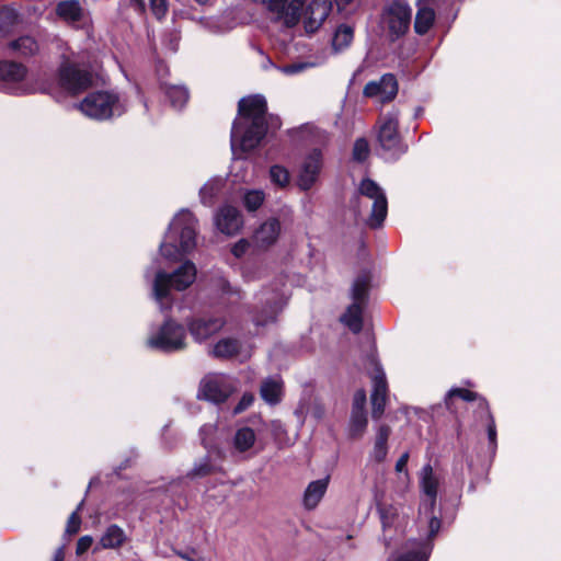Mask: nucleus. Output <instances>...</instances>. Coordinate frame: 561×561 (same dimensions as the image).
<instances>
[{
  "instance_id": "nucleus-1",
  "label": "nucleus",
  "mask_w": 561,
  "mask_h": 561,
  "mask_svg": "<svg viewBox=\"0 0 561 561\" xmlns=\"http://www.w3.org/2000/svg\"><path fill=\"white\" fill-rule=\"evenodd\" d=\"M420 486L422 491L419 507V538L409 539L401 551L388 561H428L433 550V539L442 527V508L437 506L438 479L431 465H425L421 471Z\"/></svg>"
},
{
  "instance_id": "nucleus-2",
  "label": "nucleus",
  "mask_w": 561,
  "mask_h": 561,
  "mask_svg": "<svg viewBox=\"0 0 561 561\" xmlns=\"http://www.w3.org/2000/svg\"><path fill=\"white\" fill-rule=\"evenodd\" d=\"M266 100L262 95L242 98L238 104V116L233 121L230 146L234 162L255 149L267 133Z\"/></svg>"
},
{
  "instance_id": "nucleus-3",
  "label": "nucleus",
  "mask_w": 561,
  "mask_h": 561,
  "mask_svg": "<svg viewBox=\"0 0 561 561\" xmlns=\"http://www.w3.org/2000/svg\"><path fill=\"white\" fill-rule=\"evenodd\" d=\"M197 225L198 220L191 210H179L160 243L161 255L170 261H180L191 253L196 248Z\"/></svg>"
},
{
  "instance_id": "nucleus-4",
  "label": "nucleus",
  "mask_w": 561,
  "mask_h": 561,
  "mask_svg": "<svg viewBox=\"0 0 561 561\" xmlns=\"http://www.w3.org/2000/svg\"><path fill=\"white\" fill-rule=\"evenodd\" d=\"M196 278L193 262L185 261L178 270L169 274L158 270L152 280V296L162 312H169L173 305L171 288L182 291L190 287Z\"/></svg>"
},
{
  "instance_id": "nucleus-5",
  "label": "nucleus",
  "mask_w": 561,
  "mask_h": 561,
  "mask_svg": "<svg viewBox=\"0 0 561 561\" xmlns=\"http://www.w3.org/2000/svg\"><path fill=\"white\" fill-rule=\"evenodd\" d=\"M186 330V324L183 325L168 314L160 325L150 329L146 345L168 354L182 352L188 345Z\"/></svg>"
},
{
  "instance_id": "nucleus-6",
  "label": "nucleus",
  "mask_w": 561,
  "mask_h": 561,
  "mask_svg": "<svg viewBox=\"0 0 561 561\" xmlns=\"http://www.w3.org/2000/svg\"><path fill=\"white\" fill-rule=\"evenodd\" d=\"M99 79V73L89 65L76 62L62 54V60L57 70L58 84L62 90L76 95L96 85Z\"/></svg>"
},
{
  "instance_id": "nucleus-7",
  "label": "nucleus",
  "mask_w": 561,
  "mask_h": 561,
  "mask_svg": "<svg viewBox=\"0 0 561 561\" xmlns=\"http://www.w3.org/2000/svg\"><path fill=\"white\" fill-rule=\"evenodd\" d=\"M77 107L82 114L95 121L119 117L127 110L125 100L115 91L91 92L77 104Z\"/></svg>"
},
{
  "instance_id": "nucleus-8",
  "label": "nucleus",
  "mask_w": 561,
  "mask_h": 561,
  "mask_svg": "<svg viewBox=\"0 0 561 561\" xmlns=\"http://www.w3.org/2000/svg\"><path fill=\"white\" fill-rule=\"evenodd\" d=\"M255 304L249 309L255 327H266L277 321L286 306V294L279 286L263 287L254 297Z\"/></svg>"
},
{
  "instance_id": "nucleus-9",
  "label": "nucleus",
  "mask_w": 561,
  "mask_h": 561,
  "mask_svg": "<svg viewBox=\"0 0 561 561\" xmlns=\"http://www.w3.org/2000/svg\"><path fill=\"white\" fill-rule=\"evenodd\" d=\"M358 193L359 196L356 197V203L353 205L355 211L360 215L362 207H367L364 199L370 201V215L366 224L371 229L380 228L388 214V201L383 188L377 182L367 178L359 183Z\"/></svg>"
},
{
  "instance_id": "nucleus-10",
  "label": "nucleus",
  "mask_w": 561,
  "mask_h": 561,
  "mask_svg": "<svg viewBox=\"0 0 561 561\" xmlns=\"http://www.w3.org/2000/svg\"><path fill=\"white\" fill-rule=\"evenodd\" d=\"M398 127V110L393 108L379 118L377 140L380 150L379 154L386 161H394L399 159L408 149V147L401 141Z\"/></svg>"
},
{
  "instance_id": "nucleus-11",
  "label": "nucleus",
  "mask_w": 561,
  "mask_h": 561,
  "mask_svg": "<svg viewBox=\"0 0 561 561\" xmlns=\"http://www.w3.org/2000/svg\"><path fill=\"white\" fill-rule=\"evenodd\" d=\"M26 66L13 60L0 61V91L12 95H25L42 91L28 79Z\"/></svg>"
},
{
  "instance_id": "nucleus-12",
  "label": "nucleus",
  "mask_w": 561,
  "mask_h": 561,
  "mask_svg": "<svg viewBox=\"0 0 561 561\" xmlns=\"http://www.w3.org/2000/svg\"><path fill=\"white\" fill-rule=\"evenodd\" d=\"M369 286L370 276L368 273H362L354 279L351 288L353 301L340 318L341 322L355 334L363 329V312L367 305Z\"/></svg>"
},
{
  "instance_id": "nucleus-13",
  "label": "nucleus",
  "mask_w": 561,
  "mask_h": 561,
  "mask_svg": "<svg viewBox=\"0 0 561 561\" xmlns=\"http://www.w3.org/2000/svg\"><path fill=\"white\" fill-rule=\"evenodd\" d=\"M382 18L390 34L399 38L410 27L412 9L407 0H390L383 9Z\"/></svg>"
},
{
  "instance_id": "nucleus-14",
  "label": "nucleus",
  "mask_w": 561,
  "mask_h": 561,
  "mask_svg": "<svg viewBox=\"0 0 561 561\" xmlns=\"http://www.w3.org/2000/svg\"><path fill=\"white\" fill-rule=\"evenodd\" d=\"M185 324L192 339L196 343H203L226 325V319L210 313H196L187 318Z\"/></svg>"
},
{
  "instance_id": "nucleus-15",
  "label": "nucleus",
  "mask_w": 561,
  "mask_h": 561,
  "mask_svg": "<svg viewBox=\"0 0 561 561\" xmlns=\"http://www.w3.org/2000/svg\"><path fill=\"white\" fill-rule=\"evenodd\" d=\"M371 362L374 364V369L370 375L373 381V391L370 396L371 416L374 420H378L383 414L387 404L388 382L381 365L375 358H373Z\"/></svg>"
},
{
  "instance_id": "nucleus-16",
  "label": "nucleus",
  "mask_w": 561,
  "mask_h": 561,
  "mask_svg": "<svg viewBox=\"0 0 561 561\" xmlns=\"http://www.w3.org/2000/svg\"><path fill=\"white\" fill-rule=\"evenodd\" d=\"M233 390L230 378L224 375L208 376L202 381L198 397L218 404L225 402Z\"/></svg>"
},
{
  "instance_id": "nucleus-17",
  "label": "nucleus",
  "mask_w": 561,
  "mask_h": 561,
  "mask_svg": "<svg viewBox=\"0 0 561 561\" xmlns=\"http://www.w3.org/2000/svg\"><path fill=\"white\" fill-rule=\"evenodd\" d=\"M398 93V81L392 73H385L378 80L369 81L364 88V95L375 98L381 103L389 102Z\"/></svg>"
},
{
  "instance_id": "nucleus-18",
  "label": "nucleus",
  "mask_w": 561,
  "mask_h": 561,
  "mask_svg": "<svg viewBox=\"0 0 561 561\" xmlns=\"http://www.w3.org/2000/svg\"><path fill=\"white\" fill-rule=\"evenodd\" d=\"M332 10V0H312L306 8L304 25L307 33H314L319 30Z\"/></svg>"
},
{
  "instance_id": "nucleus-19",
  "label": "nucleus",
  "mask_w": 561,
  "mask_h": 561,
  "mask_svg": "<svg viewBox=\"0 0 561 561\" xmlns=\"http://www.w3.org/2000/svg\"><path fill=\"white\" fill-rule=\"evenodd\" d=\"M213 288L219 295L220 302L229 314L233 313L234 308L240 306L245 297L240 287L231 285L224 276H218L213 280Z\"/></svg>"
},
{
  "instance_id": "nucleus-20",
  "label": "nucleus",
  "mask_w": 561,
  "mask_h": 561,
  "mask_svg": "<svg viewBox=\"0 0 561 561\" xmlns=\"http://www.w3.org/2000/svg\"><path fill=\"white\" fill-rule=\"evenodd\" d=\"M322 168V153L319 149H313L304 160L299 175L298 186L302 191L310 190L317 182Z\"/></svg>"
},
{
  "instance_id": "nucleus-21",
  "label": "nucleus",
  "mask_w": 561,
  "mask_h": 561,
  "mask_svg": "<svg viewBox=\"0 0 561 561\" xmlns=\"http://www.w3.org/2000/svg\"><path fill=\"white\" fill-rule=\"evenodd\" d=\"M215 224L222 233L234 234L242 227L243 220L238 208L225 205L217 211Z\"/></svg>"
},
{
  "instance_id": "nucleus-22",
  "label": "nucleus",
  "mask_w": 561,
  "mask_h": 561,
  "mask_svg": "<svg viewBox=\"0 0 561 561\" xmlns=\"http://www.w3.org/2000/svg\"><path fill=\"white\" fill-rule=\"evenodd\" d=\"M55 11L57 16L68 24L80 26L85 20V10L79 0H61Z\"/></svg>"
},
{
  "instance_id": "nucleus-23",
  "label": "nucleus",
  "mask_w": 561,
  "mask_h": 561,
  "mask_svg": "<svg viewBox=\"0 0 561 561\" xmlns=\"http://www.w3.org/2000/svg\"><path fill=\"white\" fill-rule=\"evenodd\" d=\"M284 394V382L279 375H272L264 378L260 386V397L270 404H278Z\"/></svg>"
},
{
  "instance_id": "nucleus-24",
  "label": "nucleus",
  "mask_w": 561,
  "mask_h": 561,
  "mask_svg": "<svg viewBox=\"0 0 561 561\" xmlns=\"http://www.w3.org/2000/svg\"><path fill=\"white\" fill-rule=\"evenodd\" d=\"M280 232V224L271 218L263 222L254 232L253 240L260 248H268L276 242Z\"/></svg>"
},
{
  "instance_id": "nucleus-25",
  "label": "nucleus",
  "mask_w": 561,
  "mask_h": 561,
  "mask_svg": "<svg viewBox=\"0 0 561 561\" xmlns=\"http://www.w3.org/2000/svg\"><path fill=\"white\" fill-rule=\"evenodd\" d=\"M329 485V477L311 481L302 496V505L306 510L311 511L318 506L324 496Z\"/></svg>"
},
{
  "instance_id": "nucleus-26",
  "label": "nucleus",
  "mask_w": 561,
  "mask_h": 561,
  "mask_svg": "<svg viewBox=\"0 0 561 561\" xmlns=\"http://www.w3.org/2000/svg\"><path fill=\"white\" fill-rule=\"evenodd\" d=\"M256 442V434L253 428L242 426L238 428L232 437V455H243L249 453Z\"/></svg>"
},
{
  "instance_id": "nucleus-27",
  "label": "nucleus",
  "mask_w": 561,
  "mask_h": 561,
  "mask_svg": "<svg viewBox=\"0 0 561 561\" xmlns=\"http://www.w3.org/2000/svg\"><path fill=\"white\" fill-rule=\"evenodd\" d=\"M127 539L128 537L122 527L111 524L100 537L99 545L102 549H119Z\"/></svg>"
},
{
  "instance_id": "nucleus-28",
  "label": "nucleus",
  "mask_w": 561,
  "mask_h": 561,
  "mask_svg": "<svg viewBox=\"0 0 561 561\" xmlns=\"http://www.w3.org/2000/svg\"><path fill=\"white\" fill-rule=\"evenodd\" d=\"M11 54L21 57H31L39 51V44L35 37L31 35H23L8 44Z\"/></svg>"
},
{
  "instance_id": "nucleus-29",
  "label": "nucleus",
  "mask_w": 561,
  "mask_h": 561,
  "mask_svg": "<svg viewBox=\"0 0 561 561\" xmlns=\"http://www.w3.org/2000/svg\"><path fill=\"white\" fill-rule=\"evenodd\" d=\"M390 427L388 425H380L376 433L373 450L370 451V459L375 462H382L388 455V438L390 435Z\"/></svg>"
},
{
  "instance_id": "nucleus-30",
  "label": "nucleus",
  "mask_w": 561,
  "mask_h": 561,
  "mask_svg": "<svg viewBox=\"0 0 561 561\" xmlns=\"http://www.w3.org/2000/svg\"><path fill=\"white\" fill-rule=\"evenodd\" d=\"M241 342L233 337H225L214 344L210 354L217 358H229L238 355L241 351Z\"/></svg>"
},
{
  "instance_id": "nucleus-31",
  "label": "nucleus",
  "mask_w": 561,
  "mask_h": 561,
  "mask_svg": "<svg viewBox=\"0 0 561 561\" xmlns=\"http://www.w3.org/2000/svg\"><path fill=\"white\" fill-rule=\"evenodd\" d=\"M354 39V28L352 25L343 23L340 24L332 38V48L335 53H341L350 47Z\"/></svg>"
},
{
  "instance_id": "nucleus-32",
  "label": "nucleus",
  "mask_w": 561,
  "mask_h": 561,
  "mask_svg": "<svg viewBox=\"0 0 561 561\" xmlns=\"http://www.w3.org/2000/svg\"><path fill=\"white\" fill-rule=\"evenodd\" d=\"M163 90L171 106L176 110L183 108L190 99L187 88L182 84H164Z\"/></svg>"
},
{
  "instance_id": "nucleus-33",
  "label": "nucleus",
  "mask_w": 561,
  "mask_h": 561,
  "mask_svg": "<svg viewBox=\"0 0 561 561\" xmlns=\"http://www.w3.org/2000/svg\"><path fill=\"white\" fill-rule=\"evenodd\" d=\"M225 185L222 178H213L207 181L199 190V198L203 205L213 206L216 196Z\"/></svg>"
},
{
  "instance_id": "nucleus-34",
  "label": "nucleus",
  "mask_w": 561,
  "mask_h": 561,
  "mask_svg": "<svg viewBox=\"0 0 561 561\" xmlns=\"http://www.w3.org/2000/svg\"><path fill=\"white\" fill-rule=\"evenodd\" d=\"M435 20V11L434 9L421 5L419 3L417 12L414 21V30L417 34L424 35L432 27Z\"/></svg>"
},
{
  "instance_id": "nucleus-35",
  "label": "nucleus",
  "mask_w": 561,
  "mask_h": 561,
  "mask_svg": "<svg viewBox=\"0 0 561 561\" xmlns=\"http://www.w3.org/2000/svg\"><path fill=\"white\" fill-rule=\"evenodd\" d=\"M459 398L463 401L471 402L482 398H479L477 392L470 391L463 388H451L444 397V403L448 411L455 413L457 408L455 407V399Z\"/></svg>"
},
{
  "instance_id": "nucleus-36",
  "label": "nucleus",
  "mask_w": 561,
  "mask_h": 561,
  "mask_svg": "<svg viewBox=\"0 0 561 561\" xmlns=\"http://www.w3.org/2000/svg\"><path fill=\"white\" fill-rule=\"evenodd\" d=\"M220 467L211 461L210 455L208 454L194 463L193 468L187 472L186 477L191 479L204 478L218 471Z\"/></svg>"
},
{
  "instance_id": "nucleus-37",
  "label": "nucleus",
  "mask_w": 561,
  "mask_h": 561,
  "mask_svg": "<svg viewBox=\"0 0 561 561\" xmlns=\"http://www.w3.org/2000/svg\"><path fill=\"white\" fill-rule=\"evenodd\" d=\"M480 407H481V409L484 410L485 416H486V421H488L486 422V432H488V439H489V444H490V449H491L492 453H495V449H496V436H497L495 422H494V419H493L491 412L489 411L488 402L484 399L480 400Z\"/></svg>"
},
{
  "instance_id": "nucleus-38",
  "label": "nucleus",
  "mask_w": 561,
  "mask_h": 561,
  "mask_svg": "<svg viewBox=\"0 0 561 561\" xmlns=\"http://www.w3.org/2000/svg\"><path fill=\"white\" fill-rule=\"evenodd\" d=\"M377 508H378V513H379L381 525H382L383 533H385V535H383L385 545L387 547H389L391 539L386 536V531L393 524V520H394V517L397 514L396 508H393L392 506H386V505H378Z\"/></svg>"
},
{
  "instance_id": "nucleus-39",
  "label": "nucleus",
  "mask_w": 561,
  "mask_h": 561,
  "mask_svg": "<svg viewBox=\"0 0 561 561\" xmlns=\"http://www.w3.org/2000/svg\"><path fill=\"white\" fill-rule=\"evenodd\" d=\"M367 426L366 411L352 410L350 432L352 436H360Z\"/></svg>"
},
{
  "instance_id": "nucleus-40",
  "label": "nucleus",
  "mask_w": 561,
  "mask_h": 561,
  "mask_svg": "<svg viewBox=\"0 0 561 561\" xmlns=\"http://www.w3.org/2000/svg\"><path fill=\"white\" fill-rule=\"evenodd\" d=\"M265 199V194L262 190H250L243 195V205L249 211L257 210Z\"/></svg>"
},
{
  "instance_id": "nucleus-41",
  "label": "nucleus",
  "mask_w": 561,
  "mask_h": 561,
  "mask_svg": "<svg viewBox=\"0 0 561 561\" xmlns=\"http://www.w3.org/2000/svg\"><path fill=\"white\" fill-rule=\"evenodd\" d=\"M271 182L278 187H286L289 184V172L286 168L279 164H274L270 168Z\"/></svg>"
},
{
  "instance_id": "nucleus-42",
  "label": "nucleus",
  "mask_w": 561,
  "mask_h": 561,
  "mask_svg": "<svg viewBox=\"0 0 561 561\" xmlns=\"http://www.w3.org/2000/svg\"><path fill=\"white\" fill-rule=\"evenodd\" d=\"M18 23V13L14 9L2 8L0 10V32L8 33Z\"/></svg>"
},
{
  "instance_id": "nucleus-43",
  "label": "nucleus",
  "mask_w": 561,
  "mask_h": 561,
  "mask_svg": "<svg viewBox=\"0 0 561 561\" xmlns=\"http://www.w3.org/2000/svg\"><path fill=\"white\" fill-rule=\"evenodd\" d=\"M369 156V145L365 138L356 139L353 147V159L364 162Z\"/></svg>"
},
{
  "instance_id": "nucleus-44",
  "label": "nucleus",
  "mask_w": 561,
  "mask_h": 561,
  "mask_svg": "<svg viewBox=\"0 0 561 561\" xmlns=\"http://www.w3.org/2000/svg\"><path fill=\"white\" fill-rule=\"evenodd\" d=\"M84 504V500H82L76 511H73L69 518H68V522H67V527H66V531L70 535H73V534H77L79 531V528H80V524H81V519L79 517V511L82 508Z\"/></svg>"
},
{
  "instance_id": "nucleus-45",
  "label": "nucleus",
  "mask_w": 561,
  "mask_h": 561,
  "mask_svg": "<svg viewBox=\"0 0 561 561\" xmlns=\"http://www.w3.org/2000/svg\"><path fill=\"white\" fill-rule=\"evenodd\" d=\"M150 9L152 14L158 19L162 20L168 12L167 0H150Z\"/></svg>"
},
{
  "instance_id": "nucleus-46",
  "label": "nucleus",
  "mask_w": 561,
  "mask_h": 561,
  "mask_svg": "<svg viewBox=\"0 0 561 561\" xmlns=\"http://www.w3.org/2000/svg\"><path fill=\"white\" fill-rule=\"evenodd\" d=\"M254 402V394L251 392H244L237 403V405L233 408V414H239L249 409Z\"/></svg>"
},
{
  "instance_id": "nucleus-47",
  "label": "nucleus",
  "mask_w": 561,
  "mask_h": 561,
  "mask_svg": "<svg viewBox=\"0 0 561 561\" xmlns=\"http://www.w3.org/2000/svg\"><path fill=\"white\" fill-rule=\"evenodd\" d=\"M366 391L364 389H358L353 397L352 410L366 411Z\"/></svg>"
},
{
  "instance_id": "nucleus-48",
  "label": "nucleus",
  "mask_w": 561,
  "mask_h": 561,
  "mask_svg": "<svg viewBox=\"0 0 561 561\" xmlns=\"http://www.w3.org/2000/svg\"><path fill=\"white\" fill-rule=\"evenodd\" d=\"M250 243L245 239H241L236 242L231 248V253L237 257H242L249 250Z\"/></svg>"
},
{
  "instance_id": "nucleus-49",
  "label": "nucleus",
  "mask_w": 561,
  "mask_h": 561,
  "mask_svg": "<svg viewBox=\"0 0 561 561\" xmlns=\"http://www.w3.org/2000/svg\"><path fill=\"white\" fill-rule=\"evenodd\" d=\"M92 543H93V538L91 536H89V535L82 536L81 538H79V540L77 542L76 553L78 556L83 554L91 548Z\"/></svg>"
},
{
  "instance_id": "nucleus-50",
  "label": "nucleus",
  "mask_w": 561,
  "mask_h": 561,
  "mask_svg": "<svg viewBox=\"0 0 561 561\" xmlns=\"http://www.w3.org/2000/svg\"><path fill=\"white\" fill-rule=\"evenodd\" d=\"M306 68H307L306 64L298 62V64H291V65H286L284 67H280L279 70L283 73L290 76V75H296V73L302 71Z\"/></svg>"
},
{
  "instance_id": "nucleus-51",
  "label": "nucleus",
  "mask_w": 561,
  "mask_h": 561,
  "mask_svg": "<svg viewBox=\"0 0 561 561\" xmlns=\"http://www.w3.org/2000/svg\"><path fill=\"white\" fill-rule=\"evenodd\" d=\"M128 5L139 15H142L146 12V2L145 0H127Z\"/></svg>"
},
{
  "instance_id": "nucleus-52",
  "label": "nucleus",
  "mask_w": 561,
  "mask_h": 561,
  "mask_svg": "<svg viewBox=\"0 0 561 561\" xmlns=\"http://www.w3.org/2000/svg\"><path fill=\"white\" fill-rule=\"evenodd\" d=\"M409 461V453H403L396 462V471L403 472Z\"/></svg>"
},
{
  "instance_id": "nucleus-53",
  "label": "nucleus",
  "mask_w": 561,
  "mask_h": 561,
  "mask_svg": "<svg viewBox=\"0 0 561 561\" xmlns=\"http://www.w3.org/2000/svg\"><path fill=\"white\" fill-rule=\"evenodd\" d=\"M179 35L176 33H170L169 34V42H168V48L172 51V53H175L178 50V45H179Z\"/></svg>"
},
{
  "instance_id": "nucleus-54",
  "label": "nucleus",
  "mask_w": 561,
  "mask_h": 561,
  "mask_svg": "<svg viewBox=\"0 0 561 561\" xmlns=\"http://www.w3.org/2000/svg\"><path fill=\"white\" fill-rule=\"evenodd\" d=\"M272 431H273V434L276 435V436L278 434H283V433L286 432L285 427H284V425L282 424L280 421H273L272 422Z\"/></svg>"
},
{
  "instance_id": "nucleus-55",
  "label": "nucleus",
  "mask_w": 561,
  "mask_h": 561,
  "mask_svg": "<svg viewBox=\"0 0 561 561\" xmlns=\"http://www.w3.org/2000/svg\"><path fill=\"white\" fill-rule=\"evenodd\" d=\"M243 276H244V278H245V279H248V280H252V279H255V278H256V276L252 274V272H251V270H250V267H249V266H247V267L244 268V271H243Z\"/></svg>"
},
{
  "instance_id": "nucleus-56",
  "label": "nucleus",
  "mask_w": 561,
  "mask_h": 561,
  "mask_svg": "<svg viewBox=\"0 0 561 561\" xmlns=\"http://www.w3.org/2000/svg\"><path fill=\"white\" fill-rule=\"evenodd\" d=\"M54 561H64V551H62V548H59L56 553H55V558H54Z\"/></svg>"
},
{
  "instance_id": "nucleus-57",
  "label": "nucleus",
  "mask_w": 561,
  "mask_h": 561,
  "mask_svg": "<svg viewBox=\"0 0 561 561\" xmlns=\"http://www.w3.org/2000/svg\"><path fill=\"white\" fill-rule=\"evenodd\" d=\"M262 67H263L264 69H268L270 67H274V64H273V61L271 60V58H270V57H265V60H264V62L262 64Z\"/></svg>"
},
{
  "instance_id": "nucleus-58",
  "label": "nucleus",
  "mask_w": 561,
  "mask_h": 561,
  "mask_svg": "<svg viewBox=\"0 0 561 561\" xmlns=\"http://www.w3.org/2000/svg\"><path fill=\"white\" fill-rule=\"evenodd\" d=\"M353 0H336V4L339 7V9H342V7H345L347 5L348 3H351Z\"/></svg>"
},
{
  "instance_id": "nucleus-59",
  "label": "nucleus",
  "mask_w": 561,
  "mask_h": 561,
  "mask_svg": "<svg viewBox=\"0 0 561 561\" xmlns=\"http://www.w3.org/2000/svg\"><path fill=\"white\" fill-rule=\"evenodd\" d=\"M198 4H206L209 0H195Z\"/></svg>"
},
{
  "instance_id": "nucleus-60",
  "label": "nucleus",
  "mask_w": 561,
  "mask_h": 561,
  "mask_svg": "<svg viewBox=\"0 0 561 561\" xmlns=\"http://www.w3.org/2000/svg\"><path fill=\"white\" fill-rule=\"evenodd\" d=\"M150 274H151L150 270H147V271H146V273H145V277H146V278H149V277H150Z\"/></svg>"
}]
</instances>
